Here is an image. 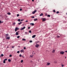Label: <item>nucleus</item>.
I'll return each mask as SVG.
<instances>
[{"label":"nucleus","instance_id":"obj_1","mask_svg":"<svg viewBox=\"0 0 67 67\" xmlns=\"http://www.w3.org/2000/svg\"><path fill=\"white\" fill-rule=\"evenodd\" d=\"M65 53V52H64L63 51H61L60 52V54H64Z\"/></svg>","mask_w":67,"mask_h":67},{"label":"nucleus","instance_id":"obj_2","mask_svg":"<svg viewBox=\"0 0 67 67\" xmlns=\"http://www.w3.org/2000/svg\"><path fill=\"white\" fill-rule=\"evenodd\" d=\"M47 64H46V65L47 66H49L50 64H51V63L49 62H47Z\"/></svg>","mask_w":67,"mask_h":67},{"label":"nucleus","instance_id":"obj_3","mask_svg":"<svg viewBox=\"0 0 67 67\" xmlns=\"http://www.w3.org/2000/svg\"><path fill=\"white\" fill-rule=\"evenodd\" d=\"M19 31H18V32H16L15 34V35H19Z\"/></svg>","mask_w":67,"mask_h":67},{"label":"nucleus","instance_id":"obj_4","mask_svg":"<svg viewBox=\"0 0 67 67\" xmlns=\"http://www.w3.org/2000/svg\"><path fill=\"white\" fill-rule=\"evenodd\" d=\"M37 11V10H34V11L33 12H32V14H34L35 13V12H36Z\"/></svg>","mask_w":67,"mask_h":67},{"label":"nucleus","instance_id":"obj_5","mask_svg":"<svg viewBox=\"0 0 67 67\" xmlns=\"http://www.w3.org/2000/svg\"><path fill=\"white\" fill-rule=\"evenodd\" d=\"M39 45L38 44H36V45H35V46L36 47H39Z\"/></svg>","mask_w":67,"mask_h":67},{"label":"nucleus","instance_id":"obj_6","mask_svg":"<svg viewBox=\"0 0 67 67\" xmlns=\"http://www.w3.org/2000/svg\"><path fill=\"white\" fill-rule=\"evenodd\" d=\"M19 30V28L18 27H16L15 29V32H16L17 30Z\"/></svg>","mask_w":67,"mask_h":67},{"label":"nucleus","instance_id":"obj_7","mask_svg":"<svg viewBox=\"0 0 67 67\" xmlns=\"http://www.w3.org/2000/svg\"><path fill=\"white\" fill-rule=\"evenodd\" d=\"M25 29V27H23L22 28L20 29V30H24V29Z\"/></svg>","mask_w":67,"mask_h":67},{"label":"nucleus","instance_id":"obj_8","mask_svg":"<svg viewBox=\"0 0 67 67\" xmlns=\"http://www.w3.org/2000/svg\"><path fill=\"white\" fill-rule=\"evenodd\" d=\"M42 21H43V22H44V21H46V19L45 18H43L42 19Z\"/></svg>","mask_w":67,"mask_h":67},{"label":"nucleus","instance_id":"obj_9","mask_svg":"<svg viewBox=\"0 0 67 67\" xmlns=\"http://www.w3.org/2000/svg\"><path fill=\"white\" fill-rule=\"evenodd\" d=\"M24 49H22L20 51L21 53H24Z\"/></svg>","mask_w":67,"mask_h":67},{"label":"nucleus","instance_id":"obj_10","mask_svg":"<svg viewBox=\"0 0 67 67\" xmlns=\"http://www.w3.org/2000/svg\"><path fill=\"white\" fill-rule=\"evenodd\" d=\"M7 40H9L10 39V37H8L6 38Z\"/></svg>","mask_w":67,"mask_h":67},{"label":"nucleus","instance_id":"obj_11","mask_svg":"<svg viewBox=\"0 0 67 67\" xmlns=\"http://www.w3.org/2000/svg\"><path fill=\"white\" fill-rule=\"evenodd\" d=\"M35 36H36V35H34L32 36V38H34L35 37Z\"/></svg>","mask_w":67,"mask_h":67},{"label":"nucleus","instance_id":"obj_12","mask_svg":"<svg viewBox=\"0 0 67 67\" xmlns=\"http://www.w3.org/2000/svg\"><path fill=\"white\" fill-rule=\"evenodd\" d=\"M43 15V13H41V14L40 15V16H42Z\"/></svg>","mask_w":67,"mask_h":67},{"label":"nucleus","instance_id":"obj_13","mask_svg":"<svg viewBox=\"0 0 67 67\" xmlns=\"http://www.w3.org/2000/svg\"><path fill=\"white\" fill-rule=\"evenodd\" d=\"M22 23V22H20L19 23H18V24L19 25H20Z\"/></svg>","mask_w":67,"mask_h":67},{"label":"nucleus","instance_id":"obj_14","mask_svg":"<svg viewBox=\"0 0 67 67\" xmlns=\"http://www.w3.org/2000/svg\"><path fill=\"white\" fill-rule=\"evenodd\" d=\"M30 24V25H34V23H31Z\"/></svg>","mask_w":67,"mask_h":67},{"label":"nucleus","instance_id":"obj_15","mask_svg":"<svg viewBox=\"0 0 67 67\" xmlns=\"http://www.w3.org/2000/svg\"><path fill=\"white\" fill-rule=\"evenodd\" d=\"M55 50H53L52 52L53 53H55Z\"/></svg>","mask_w":67,"mask_h":67},{"label":"nucleus","instance_id":"obj_16","mask_svg":"<svg viewBox=\"0 0 67 67\" xmlns=\"http://www.w3.org/2000/svg\"><path fill=\"white\" fill-rule=\"evenodd\" d=\"M8 61L9 62H11V59H8Z\"/></svg>","mask_w":67,"mask_h":67},{"label":"nucleus","instance_id":"obj_17","mask_svg":"<svg viewBox=\"0 0 67 67\" xmlns=\"http://www.w3.org/2000/svg\"><path fill=\"white\" fill-rule=\"evenodd\" d=\"M3 21H1V20H0V24H1V23H3Z\"/></svg>","mask_w":67,"mask_h":67},{"label":"nucleus","instance_id":"obj_18","mask_svg":"<svg viewBox=\"0 0 67 67\" xmlns=\"http://www.w3.org/2000/svg\"><path fill=\"white\" fill-rule=\"evenodd\" d=\"M37 20V18H36V19H34V21H35Z\"/></svg>","mask_w":67,"mask_h":67},{"label":"nucleus","instance_id":"obj_19","mask_svg":"<svg viewBox=\"0 0 67 67\" xmlns=\"http://www.w3.org/2000/svg\"><path fill=\"white\" fill-rule=\"evenodd\" d=\"M18 21L19 22H20V21H21V20L20 19H18Z\"/></svg>","mask_w":67,"mask_h":67},{"label":"nucleus","instance_id":"obj_20","mask_svg":"<svg viewBox=\"0 0 67 67\" xmlns=\"http://www.w3.org/2000/svg\"><path fill=\"white\" fill-rule=\"evenodd\" d=\"M20 37V36H17V38H19Z\"/></svg>","mask_w":67,"mask_h":67},{"label":"nucleus","instance_id":"obj_21","mask_svg":"<svg viewBox=\"0 0 67 67\" xmlns=\"http://www.w3.org/2000/svg\"><path fill=\"white\" fill-rule=\"evenodd\" d=\"M7 14L8 15H10V14H11L10 13H9V12H8V13H7Z\"/></svg>","mask_w":67,"mask_h":67},{"label":"nucleus","instance_id":"obj_22","mask_svg":"<svg viewBox=\"0 0 67 67\" xmlns=\"http://www.w3.org/2000/svg\"><path fill=\"white\" fill-rule=\"evenodd\" d=\"M54 63H55V64H56V63H57V62H56V61H55L54 62Z\"/></svg>","mask_w":67,"mask_h":67},{"label":"nucleus","instance_id":"obj_23","mask_svg":"<svg viewBox=\"0 0 67 67\" xmlns=\"http://www.w3.org/2000/svg\"><path fill=\"white\" fill-rule=\"evenodd\" d=\"M6 36H9V35L8 34H6Z\"/></svg>","mask_w":67,"mask_h":67},{"label":"nucleus","instance_id":"obj_24","mask_svg":"<svg viewBox=\"0 0 67 67\" xmlns=\"http://www.w3.org/2000/svg\"><path fill=\"white\" fill-rule=\"evenodd\" d=\"M47 16H48V17H50V16H51V15H48Z\"/></svg>","mask_w":67,"mask_h":67},{"label":"nucleus","instance_id":"obj_25","mask_svg":"<svg viewBox=\"0 0 67 67\" xmlns=\"http://www.w3.org/2000/svg\"><path fill=\"white\" fill-rule=\"evenodd\" d=\"M26 40L25 39H22V40L23 41H25Z\"/></svg>","mask_w":67,"mask_h":67},{"label":"nucleus","instance_id":"obj_26","mask_svg":"<svg viewBox=\"0 0 67 67\" xmlns=\"http://www.w3.org/2000/svg\"><path fill=\"white\" fill-rule=\"evenodd\" d=\"M3 63H5V61L4 60L3 62Z\"/></svg>","mask_w":67,"mask_h":67},{"label":"nucleus","instance_id":"obj_27","mask_svg":"<svg viewBox=\"0 0 67 67\" xmlns=\"http://www.w3.org/2000/svg\"><path fill=\"white\" fill-rule=\"evenodd\" d=\"M4 56V55L3 54H1V57H3V56Z\"/></svg>","mask_w":67,"mask_h":67},{"label":"nucleus","instance_id":"obj_28","mask_svg":"<svg viewBox=\"0 0 67 67\" xmlns=\"http://www.w3.org/2000/svg\"><path fill=\"white\" fill-rule=\"evenodd\" d=\"M23 62V60H21V63H22Z\"/></svg>","mask_w":67,"mask_h":67},{"label":"nucleus","instance_id":"obj_29","mask_svg":"<svg viewBox=\"0 0 67 67\" xmlns=\"http://www.w3.org/2000/svg\"><path fill=\"white\" fill-rule=\"evenodd\" d=\"M53 12H54V13L56 12L55 11V10H53Z\"/></svg>","mask_w":67,"mask_h":67},{"label":"nucleus","instance_id":"obj_30","mask_svg":"<svg viewBox=\"0 0 67 67\" xmlns=\"http://www.w3.org/2000/svg\"><path fill=\"white\" fill-rule=\"evenodd\" d=\"M56 13H57V14H58V13H59V12L57 11V12Z\"/></svg>","mask_w":67,"mask_h":67},{"label":"nucleus","instance_id":"obj_31","mask_svg":"<svg viewBox=\"0 0 67 67\" xmlns=\"http://www.w3.org/2000/svg\"><path fill=\"white\" fill-rule=\"evenodd\" d=\"M4 60L5 61L7 60V59H5Z\"/></svg>","mask_w":67,"mask_h":67},{"label":"nucleus","instance_id":"obj_32","mask_svg":"<svg viewBox=\"0 0 67 67\" xmlns=\"http://www.w3.org/2000/svg\"><path fill=\"white\" fill-rule=\"evenodd\" d=\"M19 53H20V51H18L17 52V53H18V54H19Z\"/></svg>","mask_w":67,"mask_h":67},{"label":"nucleus","instance_id":"obj_33","mask_svg":"<svg viewBox=\"0 0 67 67\" xmlns=\"http://www.w3.org/2000/svg\"><path fill=\"white\" fill-rule=\"evenodd\" d=\"M20 57H22V55L20 54L19 55Z\"/></svg>","mask_w":67,"mask_h":67},{"label":"nucleus","instance_id":"obj_34","mask_svg":"<svg viewBox=\"0 0 67 67\" xmlns=\"http://www.w3.org/2000/svg\"><path fill=\"white\" fill-rule=\"evenodd\" d=\"M29 33H32V31H29Z\"/></svg>","mask_w":67,"mask_h":67},{"label":"nucleus","instance_id":"obj_35","mask_svg":"<svg viewBox=\"0 0 67 67\" xmlns=\"http://www.w3.org/2000/svg\"><path fill=\"white\" fill-rule=\"evenodd\" d=\"M29 42H30V43H32V41H30Z\"/></svg>","mask_w":67,"mask_h":67},{"label":"nucleus","instance_id":"obj_36","mask_svg":"<svg viewBox=\"0 0 67 67\" xmlns=\"http://www.w3.org/2000/svg\"><path fill=\"white\" fill-rule=\"evenodd\" d=\"M33 55H31L30 57H33Z\"/></svg>","mask_w":67,"mask_h":67},{"label":"nucleus","instance_id":"obj_37","mask_svg":"<svg viewBox=\"0 0 67 67\" xmlns=\"http://www.w3.org/2000/svg\"><path fill=\"white\" fill-rule=\"evenodd\" d=\"M27 32H25V34H26V35L27 34Z\"/></svg>","mask_w":67,"mask_h":67},{"label":"nucleus","instance_id":"obj_38","mask_svg":"<svg viewBox=\"0 0 67 67\" xmlns=\"http://www.w3.org/2000/svg\"><path fill=\"white\" fill-rule=\"evenodd\" d=\"M9 57H12V55H9Z\"/></svg>","mask_w":67,"mask_h":67},{"label":"nucleus","instance_id":"obj_39","mask_svg":"<svg viewBox=\"0 0 67 67\" xmlns=\"http://www.w3.org/2000/svg\"><path fill=\"white\" fill-rule=\"evenodd\" d=\"M15 24V23H13V25H14Z\"/></svg>","mask_w":67,"mask_h":67},{"label":"nucleus","instance_id":"obj_40","mask_svg":"<svg viewBox=\"0 0 67 67\" xmlns=\"http://www.w3.org/2000/svg\"><path fill=\"white\" fill-rule=\"evenodd\" d=\"M17 16L18 17L19 16V14H17Z\"/></svg>","mask_w":67,"mask_h":67},{"label":"nucleus","instance_id":"obj_41","mask_svg":"<svg viewBox=\"0 0 67 67\" xmlns=\"http://www.w3.org/2000/svg\"><path fill=\"white\" fill-rule=\"evenodd\" d=\"M57 37L58 38V37H60L59 36H57Z\"/></svg>","mask_w":67,"mask_h":67},{"label":"nucleus","instance_id":"obj_42","mask_svg":"<svg viewBox=\"0 0 67 67\" xmlns=\"http://www.w3.org/2000/svg\"><path fill=\"white\" fill-rule=\"evenodd\" d=\"M64 65H62V67H64Z\"/></svg>","mask_w":67,"mask_h":67},{"label":"nucleus","instance_id":"obj_43","mask_svg":"<svg viewBox=\"0 0 67 67\" xmlns=\"http://www.w3.org/2000/svg\"><path fill=\"white\" fill-rule=\"evenodd\" d=\"M24 49H26V48L25 47H24Z\"/></svg>","mask_w":67,"mask_h":67},{"label":"nucleus","instance_id":"obj_44","mask_svg":"<svg viewBox=\"0 0 67 67\" xmlns=\"http://www.w3.org/2000/svg\"><path fill=\"white\" fill-rule=\"evenodd\" d=\"M26 22H28V21L27 20H26L25 21Z\"/></svg>","mask_w":67,"mask_h":67},{"label":"nucleus","instance_id":"obj_45","mask_svg":"<svg viewBox=\"0 0 67 67\" xmlns=\"http://www.w3.org/2000/svg\"><path fill=\"white\" fill-rule=\"evenodd\" d=\"M28 29H30V27H28Z\"/></svg>","mask_w":67,"mask_h":67},{"label":"nucleus","instance_id":"obj_46","mask_svg":"<svg viewBox=\"0 0 67 67\" xmlns=\"http://www.w3.org/2000/svg\"><path fill=\"white\" fill-rule=\"evenodd\" d=\"M14 47L13 46H12V48H14Z\"/></svg>","mask_w":67,"mask_h":67},{"label":"nucleus","instance_id":"obj_47","mask_svg":"<svg viewBox=\"0 0 67 67\" xmlns=\"http://www.w3.org/2000/svg\"><path fill=\"white\" fill-rule=\"evenodd\" d=\"M22 9H20V11H22Z\"/></svg>","mask_w":67,"mask_h":67},{"label":"nucleus","instance_id":"obj_48","mask_svg":"<svg viewBox=\"0 0 67 67\" xmlns=\"http://www.w3.org/2000/svg\"><path fill=\"white\" fill-rule=\"evenodd\" d=\"M33 18H34V17H32V19H33Z\"/></svg>","mask_w":67,"mask_h":67},{"label":"nucleus","instance_id":"obj_49","mask_svg":"<svg viewBox=\"0 0 67 67\" xmlns=\"http://www.w3.org/2000/svg\"><path fill=\"white\" fill-rule=\"evenodd\" d=\"M23 19H21V21H23Z\"/></svg>","mask_w":67,"mask_h":67},{"label":"nucleus","instance_id":"obj_50","mask_svg":"<svg viewBox=\"0 0 67 67\" xmlns=\"http://www.w3.org/2000/svg\"><path fill=\"white\" fill-rule=\"evenodd\" d=\"M32 1H33H33H34V0H32Z\"/></svg>","mask_w":67,"mask_h":67},{"label":"nucleus","instance_id":"obj_51","mask_svg":"<svg viewBox=\"0 0 67 67\" xmlns=\"http://www.w3.org/2000/svg\"><path fill=\"white\" fill-rule=\"evenodd\" d=\"M65 58H66V57H65Z\"/></svg>","mask_w":67,"mask_h":67},{"label":"nucleus","instance_id":"obj_52","mask_svg":"<svg viewBox=\"0 0 67 67\" xmlns=\"http://www.w3.org/2000/svg\"><path fill=\"white\" fill-rule=\"evenodd\" d=\"M22 57H23L24 58V56H22Z\"/></svg>","mask_w":67,"mask_h":67},{"label":"nucleus","instance_id":"obj_53","mask_svg":"<svg viewBox=\"0 0 67 67\" xmlns=\"http://www.w3.org/2000/svg\"><path fill=\"white\" fill-rule=\"evenodd\" d=\"M20 47V46H18V47Z\"/></svg>","mask_w":67,"mask_h":67},{"label":"nucleus","instance_id":"obj_54","mask_svg":"<svg viewBox=\"0 0 67 67\" xmlns=\"http://www.w3.org/2000/svg\"><path fill=\"white\" fill-rule=\"evenodd\" d=\"M1 57V55H0V58Z\"/></svg>","mask_w":67,"mask_h":67},{"label":"nucleus","instance_id":"obj_55","mask_svg":"<svg viewBox=\"0 0 67 67\" xmlns=\"http://www.w3.org/2000/svg\"><path fill=\"white\" fill-rule=\"evenodd\" d=\"M0 16H1V15H0Z\"/></svg>","mask_w":67,"mask_h":67},{"label":"nucleus","instance_id":"obj_56","mask_svg":"<svg viewBox=\"0 0 67 67\" xmlns=\"http://www.w3.org/2000/svg\"><path fill=\"white\" fill-rule=\"evenodd\" d=\"M32 17H34V16H32Z\"/></svg>","mask_w":67,"mask_h":67},{"label":"nucleus","instance_id":"obj_57","mask_svg":"<svg viewBox=\"0 0 67 67\" xmlns=\"http://www.w3.org/2000/svg\"><path fill=\"white\" fill-rule=\"evenodd\" d=\"M66 15H67V13L66 14Z\"/></svg>","mask_w":67,"mask_h":67}]
</instances>
